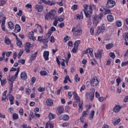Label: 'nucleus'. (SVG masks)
<instances>
[{"label": "nucleus", "instance_id": "30", "mask_svg": "<svg viewBox=\"0 0 128 128\" xmlns=\"http://www.w3.org/2000/svg\"><path fill=\"white\" fill-rule=\"evenodd\" d=\"M48 116L49 120H54L56 118V114L52 113H49Z\"/></svg>", "mask_w": 128, "mask_h": 128}, {"label": "nucleus", "instance_id": "36", "mask_svg": "<svg viewBox=\"0 0 128 128\" xmlns=\"http://www.w3.org/2000/svg\"><path fill=\"white\" fill-rule=\"evenodd\" d=\"M58 110L59 114H62V112H64V108H62V106H60L58 108Z\"/></svg>", "mask_w": 128, "mask_h": 128}, {"label": "nucleus", "instance_id": "10", "mask_svg": "<svg viewBox=\"0 0 128 128\" xmlns=\"http://www.w3.org/2000/svg\"><path fill=\"white\" fill-rule=\"evenodd\" d=\"M35 10H36L38 12H42L44 10V6H42V5L37 4L35 6Z\"/></svg>", "mask_w": 128, "mask_h": 128}, {"label": "nucleus", "instance_id": "53", "mask_svg": "<svg viewBox=\"0 0 128 128\" xmlns=\"http://www.w3.org/2000/svg\"><path fill=\"white\" fill-rule=\"evenodd\" d=\"M109 56H110V58H116V54H114V52H110Z\"/></svg>", "mask_w": 128, "mask_h": 128}, {"label": "nucleus", "instance_id": "54", "mask_svg": "<svg viewBox=\"0 0 128 128\" xmlns=\"http://www.w3.org/2000/svg\"><path fill=\"white\" fill-rule=\"evenodd\" d=\"M5 4H6V1L3 0H0V6H2Z\"/></svg>", "mask_w": 128, "mask_h": 128}, {"label": "nucleus", "instance_id": "57", "mask_svg": "<svg viewBox=\"0 0 128 128\" xmlns=\"http://www.w3.org/2000/svg\"><path fill=\"white\" fill-rule=\"evenodd\" d=\"M76 50H78V47L76 46H74V48L72 50V52L76 54Z\"/></svg>", "mask_w": 128, "mask_h": 128}, {"label": "nucleus", "instance_id": "34", "mask_svg": "<svg viewBox=\"0 0 128 128\" xmlns=\"http://www.w3.org/2000/svg\"><path fill=\"white\" fill-rule=\"evenodd\" d=\"M56 4V2H54V0H52V1H50V0H48V2H47V5L48 6H54Z\"/></svg>", "mask_w": 128, "mask_h": 128}, {"label": "nucleus", "instance_id": "27", "mask_svg": "<svg viewBox=\"0 0 128 128\" xmlns=\"http://www.w3.org/2000/svg\"><path fill=\"white\" fill-rule=\"evenodd\" d=\"M96 8V6L94 5H90L89 6V10L88 14H92V10Z\"/></svg>", "mask_w": 128, "mask_h": 128}, {"label": "nucleus", "instance_id": "9", "mask_svg": "<svg viewBox=\"0 0 128 128\" xmlns=\"http://www.w3.org/2000/svg\"><path fill=\"white\" fill-rule=\"evenodd\" d=\"M88 6L86 4H85L83 6V7L84 8V12L86 18H89L90 16V13H88Z\"/></svg>", "mask_w": 128, "mask_h": 128}, {"label": "nucleus", "instance_id": "22", "mask_svg": "<svg viewBox=\"0 0 128 128\" xmlns=\"http://www.w3.org/2000/svg\"><path fill=\"white\" fill-rule=\"evenodd\" d=\"M86 96H89L90 99V100H94V92L88 93L87 92L86 93Z\"/></svg>", "mask_w": 128, "mask_h": 128}, {"label": "nucleus", "instance_id": "8", "mask_svg": "<svg viewBox=\"0 0 128 128\" xmlns=\"http://www.w3.org/2000/svg\"><path fill=\"white\" fill-rule=\"evenodd\" d=\"M102 52H104L103 50H98L97 52H96L94 54V56L96 58H98L99 60H100L102 56Z\"/></svg>", "mask_w": 128, "mask_h": 128}, {"label": "nucleus", "instance_id": "49", "mask_svg": "<svg viewBox=\"0 0 128 128\" xmlns=\"http://www.w3.org/2000/svg\"><path fill=\"white\" fill-rule=\"evenodd\" d=\"M90 32L92 36H94V28L92 27L90 28Z\"/></svg>", "mask_w": 128, "mask_h": 128}, {"label": "nucleus", "instance_id": "43", "mask_svg": "<svg viewBox=\"0 0 128 128\" xmlns=\"http://www.w3.org/2000/svg\"><path fill=\"white\" fill-rule=\"evenodd\" d=\"M124 38L126 42H128V32L124 34Z\"/></svg>", "mask_w": 128, "mask_h": 128}, {"label": "nucleus", "instance_id": "29", "mask_svg": "<svg viewBox=\"0 0 128 128\" xmlns=\"http://www.w3.org/2000/svg\"><path fill=\"white\" fill-rule=\"evenodd\" d=\"M120 122V118H118V120L115 119L112 120V123L114 126H118Z\"/></svg>", "mask_w": 128, "mask_h": 128}, {"label": "nucleus", "instance_id": "50", "mask_svg": "<svg viewBox=\"0 0 128 128\" xmlns=\"http://www.w3.org/2000/svg\"><path fill=\"white\" fill-rule=\"evenodd\" d=\"M71 8L72 10H78V5L77 4H74L72 7Z\"/></svg>", "mask_w": 128, "mask_h": 128}, {"label": "nucleus", "instance_id": "41", "mask_svg": "<svg viewBox=\"0 0 128 128\" xmlns=\"http://www.w3.org/2000/svg\"><path fill=\"white\" fill-rule=\"evenodd\" d=\"M80 40H76L75 42V43L74 44V46H76L78 48V46H80Z\"/></svg>", "mask_w": 128, "mask_h": 128}, {"label": "nucleus", "instance_id": "14", "mask_svg": "<svg viewBox=\"0 0 128 128\" xmlns=\"http://www.w3.org/2000/svg\"><path fill=\"white\" fill-rule=\"evenodd\" d=\"M73 94H74V100H76L77 102H80V97L78 95V94H76V92H73Z\"/></svg>", "mask_w": 128, "mask_h": 128}, {"label": "nucleus", "instance_id": "44", "mask_svg": "<svg viewBox=\"0 0 128 128\" xmlns=\"http://www.w3.org/2000/svg\"><path fill=\"white\" fill-rule=\"evenodd\" d=\"M93 50L92 48H89L86 50L84 54H90L91 52H93Z\"/></svg>", "mask_w": 128, "mask_h": 128}, {"label": "nucleus", "instance_id": "37", "mask_svg": "<svg viewBox=\"0 0 128 128\" xmlns=\"http://www.w3.org/2000/svg\"><path fill=\"white\" fill-rule=\"evenodd\" d=\"M0 80V82H1V86H4L6 85V79L4 78L3 80Z\"/></svg>", "mask_w": 128, "mask_h": 128}, {"label": "nucleus", "instance_id": "1", "mask_svg": "<svg viewBox=\"0 0 128 128\" xmlns=\"http://www.w3.org/2000/svg\"><path fill=\"white\" fill-rule=\"evenodd\" d=\"M104 16L102 13H100L99 14H94L92 16V24L95 26H97L98 22H100V20H102V18Z\"/></svg>", "mask_w": 128, "mask_h": 128}, {"label": "nucleus", "instance_id": "48", "mask_svg": "<svg viewBox=\"0 0 128 128\" xmlns=\"http://www.w3.org/2000/svg\"><path fill=\"white\" fill-rule=\"evenodd\" d=\"M82 104H84L82 101L79 102V104H78L79 110H82Z\"/></svg>", "mask_w": 128, "mask_h": 128}, {"label": "nucleus", "instance_id": "33", "mask_svg": "<svg viewBox=\"0 0 128 128\" xmlns=\"http://www.w3.org/2000/svg\"><path fill=\"white\" fill-rule=\"evenodd\" d=\"M38 54V52H36L35 54H33L31 57L30 58V60H36V56Z\"/></svg>", "mask_w": 128, "mask_h": 128}, {"label": "nucleus", "instance_id": "15", "mask_svg": "<svg viewBox=\"0 0 128 128\" xmlns=\"http://www.w3.org/2000/svg\"><path fill=\"white\" fill-rule=\"evenodd\" d=\"M107 20L110 22H112L114 20V18L112 14H109L107 16Z\"/></svg>", "mask_w": 128, "mask_h": 128}, {"label": "nucleus", "instance_id": "64", "mask_svg": "<svg viewBox=\"0 0 128 128\" xmlns=\"http://www.w3.org/2000/svg\"><path fill=\"white\" fill-rule=\"evenodd\" d=\"M12 54V52H8L6 53V56L10 57V55Z\"/></svg>", "mask_w": 128, "mask_h": 128}, {"label": "nucleus", "instance_id": "18", "mask_svg": "<svg viewBox=\"0 0 128 128\" xmlns=\"http://www.w3.org/2000/svg\"><path fill=\"white\" fill-rule=\"evenodd\" d=\"M122 106L118 105H116L113 108V112H116V114H118V112L120 110Z\"/></svg>", "mask_w": 128, "mask_h": 128}, {"label": "nucleus", "instance_id": "16", "mask_svg": "<svg viewBox=\"0 0 128 128\" xmlns=\"http://www.w3.org/2000/svg\"><path fill=\"white\" fill-rule=\"evenodd\" d=\"M54 124L52 122H50V121L47 122L46 123V128H48L49 127L50 128H54Z\"/></svg>", "mask_w": 128, "mask_h": 128}, {"label": "nucleus", "instance_id": "51", "mask_svg": "<svg viewBox=\"0 0 128 128\" xmlns=\"http://www.w3.org/2000/svg\"><path fill=\"white\" fill-rule=\"evenodd\" d=\"M44 90H46V88H44L40 87V88H38V91L40 92H42Z\"/></svg>", "mask_w": 128, "mask_h": 128}, {"label": "nucleus", "instance_id": "13", "mask_svg": "<svg viewBox=\"0 0 128 128\" xmlns=\"http://www.w3.org/2000/svg\"><path fill=\"white\" fill-rule=\"evenodd\" d=\"M7 98H8L9 100L10 101V104L12 105L14 104V96L12 95L9 94L8 95H7Z\"/></svg>", "mask_w": 128, "mask_h": 128}, {"label": "nucleus", "instance_id": "63", "mask_svg": "<svg viewBox=\"0 0 128 128\" xmlns=\"http://www.w3.org/2000/svg\"><path fill=\"white\" fill-rule=\"evenodd\" d=\"M64 42H68V40H70V37L68 36L64 37Z\"/></svg>", "mask_w": 128, "mask_h": 128}, {"label": "nucleus", "instance_id": "32", "mask_svg": "<svg viewBox=\"0 0 128 128\" xmlns=\"http://www.w3.org/2000/svg\"><path fill=\"white\" fill-rule=\"evenodd\" d=\"M8 92V90H6L3 92V96L2 97V100H6V93Z\"/></svg>", "mask_w": 128, "mask_h": 128}, {"label": "nucleus", "instance_id": "5", "mask_svg": "<svg viewBox=\"0 0 128 128\" xmlns=\"http://www.w3.org/2000/svg\"><path fill=\"white\" fill-rule=\"evenodd\" d=\"M98 84H100V81L96 77H94L90 80V84L92 86H98Z\"/></svg>", "mask_w": 128, "mask_h": 128}, {"label": "nucleus", "instance_id": "23", "mask_svg": "<svg viewBox=\"0 0 128 128\" xmlns=\"http://www.w3.org/2000/svg\"><path fill=\"white\" fill-rule=\"evenodd\" d=\"M35 26L36 28L38 29V32L40 34H44V29L42 28L40 25H38V24H36Z\"/></svg>", "mask_w": 128, "mask_h": 128}, {"label": "nucleus", "instance_id": "7", "mask_svg": "<svg viewBox=\"0 0 128 128\" xmlns=\"http://www.w3.org/2000/svg\"><path fill=\"white\" fill-rule=\"evenodd\" d=\"M116 6V1L113 0H108L106 4V8H114Z\"/></svg>", "mask_w": 128, "mask_h": 128}, {"label": "nucleus", "instance_id": "24", "mask_svg": "<svg viewBox=\"0 0 128 128\" xmlns=\"http://www.w3.org/2000/svg\"><path fill=\"white\" fill-rule=\"evenodd\" d=\"M4 43L6 44H12V40H10V38H8V36H6L4 38Z\"/></svg>", "mask_w": 128, "mask_h": 128}, {"label": "nucleus", "instance_id": "45", "mask_svg": "<svg viewBox=\"0 0 128 128\" xmlns=\"http://www.w3.org/2000/svg\"><path fill=\"white\" fill-rule=\"evenodd\" d=\"M32 46H34V45L30 44V42H26V44L25 47H26V48H32Z\"/></svg>", "mask_w": 128, "mask_h": 128}, {"label": "nucleus", "instance_id": "52", "mask_svg": "<svg viewBox=\"0 0 128 128\" xmlns=\"http://www.w3.org/2000/svg\"><path fill=\"white\" fill-rule=\"evenodd\" d=\"M116 24L118 28H120V26H122V22L120 20L116 21Z\"/></svg>", "mask_w": 128, "mask_h": 128}, {"label": "nucleus", "instance_id": "25", "mask_svg": "<svg viewBox=\"0 0 128 128\" xmlns=\"http://www.w3.org/2000/svg\"><path fill=\"white\" fill-rule=\"evenodd\" d=\"M16 44L20 48H22V42L20 40V38H18V36H16Z\"/></svg>", "mask_w": 128, "mask_h": 128}, {"label": "nucleus", "instance_id": "28", "mask_svg": "<svg viewBox=\"0 0 128 128\" xmlns=\"http://www.w3.org/2000/svg\"><path fill=\"white\" fill-rule=\"evenodd\" d=\"M8 26L10 30H14V23H12V22H8Z\"/></svg>", "mask_w": 128, "mask_h": 128}, {"label": "nucleus", "instance_id": "56", "mask_svg": "<svg viewBox=\"0 0 128 128\" xmlns=\"http://www.w3.org/2000/svg\"><path fill=\"white\" fill-rule=\"evenodd\" d=\"M24 50L27 54H30V48L28 47H24Z\"/></svg>", "mask_w": 128, "mask_h": 128}, {"label": "nucleus", "instance_id": "35", "mask_svg": "<svg viewBox=\"0 0 128 128\" xmlns=\"http://www.w3.org/2000/svg\"><path fill=\"white\" fill-rule=\"evenodd\" d=\"M94 110H92L90 112V114L89 116V118L90 120H92L94 118Z\"/></svg>", "mask_w": 128, "mask_h": 128}, {"label": "nucleus", "instance_id": "17", "mask_svg": "<svg viewBox=\"0 0 128 128\" xmlns=\"http://www.w3.org/2000/svg\"><path fill=\"white\" fill-rule=\"evenodd\" d=\"M22 28H20V24H16L15 26V28H14V32H16V34H18V32H20Z\"/></svg>", "mask_w": 128, "mask_h": 128}, {"label": "nucleus", "instance_id": "58", "mask_svg": "<svg viewBox=\"0 0 128 128\" xmlns=\"http://www.w3.org/2000/svg\"><path fill=\"white\" fill-rule=\"evenodd\" d=\"M38 40L40 42H44V40H43L42 37V36H38Z\"/></svg>", "mask_w": 128, "mask_h": 128}, {"label": "nucleus", "instance_id": "38", "mask_svg": "<svg viewBox=\"0 0 128 128\" xmlns=\"http://www.w3.org/2000/svg\"><path fill=\"white\" fill-rule=\"evenodd\" d=\"M106 98H108V96H106V98L102 97V96L99 97L98 98V100L99 102H104V100H106Z\"/></svg>", "mask_w": 128, "mask_h": 128}, {"label": "nucleus", "instance_id": "47", "mask_svg": "<svg viewBox=\"0 0 128 128\" xmlns=\"http://www.w3.org/2000/svg\"><path fill=\"white\" fill-rule=\"evenodd\" d=\"M40 76H48V72L46 71H40Z\"/></svg>", "mask_w": 128, "mask_h": 128}, {"label": "nucleus", "instance_id": "42", "mask_svg": "<svg viewBox=\"0 0 128 128\" xmlns=\"http://www.w3.org/2000/svg\"><path fill=\"white\" fill-rule=\"evenodd\" d=\"M74 80L76 82H80V78H78V74H76L74 78Z\"/></svg>", "mask_w": 128, "mask_h": 128}, {"label": "nucleus", "instance_id": "60", "mask_svg": "<svg viewBox=\"0 0 128 128\" xmlns=\"http://www.w3.org/2000/svg\"><path fill=\"white\" fill-rule=\"evenodd\" d=\"M26 94H28V96L30 94V89L28 88H26Z\"/></svg>", "mask_w": 128, "mask_h": 128}, {"label": "nucleus", "instance_id": "19", "mask_svg": "<svg viewBox=\"0 0 128 128\" xmlns=\"http://www.w3.org/2000/svg\"><path fill=\"white\" fill-rule=\"evenodd\" d=\"M4 20L2 22L1 28L3 32H6V26L4 24H6V17H4Z\"/></svg>", "mask_w": 128, "mask_h": 128}, {"label": "nucleus", "instance_id": "59", "mask_svg": "<svg viewBox=\"0 0 128 128\" xmlns=\"http://www.w3.org/2000/svg\"><path fill=\"white\" fill-rule=\"evenodd\" d=\"M62 12H64V8L61 7L58 9V14H62Z\"/></svg>", "mask_w": 128, "mask_h": 128}, {"label": "nucleus", "instance_id": "26", "mask_svg": "<svg viewBox=\"0 0 128 128\" xmlns=\"http://www.w3.org/2000/svg\"><path fill=\"white\" fill-rule=\"evenodd\" d=\"M114 45L112 43H110L106 45V50H110L112 48Z\"/></svg>", "mask_w": 128, "mask_h": 128}, {"label": "nucleus", "instance_id": "11", "mask_svg": "<svg viewBox=\"0 0 128 128\" xmlns=\"http://www.w3.org/2000/svg\"><path fill=\"white\" fill-rule=\"evenodd\" d=\"M38 30L36 29H34L33 31L29 32V38L30 40H32L34 41L36 40V38L34 36V32H36Z\"/></svg>", "mask_w": 128, "mask_h": 128}, {"label": "nucleus", "instance_id": "3", "mask_svg": "<svg viewBox=\"0 0 128 128\" xmlns=\"http://www.w3.org/2000/svg\"><path fill=\"white\" fill-rule=\"evenodd\" d=\"M20 67H18L17 68V71L16 72L15 74L13 76H10V75H9L8 78L7 80L9 82H14L18 78V73L20 72Z\"/></svg>", "mask_w": 128, "mask_h": 128}, {"label": "nucleus", "instance_id": "46", "mask_svg": "<svg viewBox=\"0 0 128 128\" xmlns=\"http://www.w3.org/2000/svg\"><path fill=\"white\" fill-rule=\"evenodd\" d=\"M68 80H70V76L66 75L64 78V84H68Z\"/></svg>", "mask_w": 128, "mask_h": 128}, {"label": "nucleus", "instance_id": "55", "mask_svg": "<svg viewBox=\"0 0 128 128\" xmlns=\"http://www.w3.org/2000/svg\"><path fill=\"white\" fill-rule=\"evenodd\" d=\"M23 54H24V51L20 50L18 54V58H20V56H22Z\"/></svg>", "mask_w": 128, "mask_h": 128}, {"label": "nucleus", "instance_id": "20", "mask_svg": "<svg viewBox=\"0 0 128 128\" xmlns=\"http://www.w3.org/2000/svg\"><path fill=\"white\" fill-rule=\"evenodd\" d=\"M20 78L24 80H26L28 78V75H26V72H23L21 73Z\"/></svg>", "mask_w": 128, "mask_h": 128}, {"label": "nucleus", "instance_id": "2", "mask_svg": "<svg viewBox=\"0 0 128 128\" xmlns=\"http://www.w3.org/2000/svg\"><path fill=\"white\" fill-rule=\"evenodd\" d=\"M72 32L74 36H78L82 34V30L80 26H78L72 27Z\"/></svg>", "mask_w": 128, "mask_h": 128}, {"label": "nucleus", "instance_id": "31", "mask_svg": "<svg viewBox=\"0 0 128 128\" xmlns=\"http://www.w3.org/2000/svg\"><path fill=\"white\" fill-rule=\"evenodd\" d=\"M62 119L63 120L67 121L70 120V116L68 114H64L62 116Z\"/></svg>", "mask_w": 128, "mask_h": 128}, {"label": "nucleus", "instance_id": "6", "mask_svg": "<svg viewBox=\"0 0 128 128\" xmlns=\"http://www.w3.org/2000/svg\"><path fill=\"white\" fill-rule=\"evenodd\" d=\"M106 30V25L104 24H102L100 27L98 26L97 28V32L96 33V36H98L102 32H104Z\"/></svg>", "mask_w": 128, "mask_h": 128}, {"label": "nucleus", "instance_id": "21", "mask_svg": "<svg viewBox=\"0 0 128 128\" xmlns=\"http://www.w3.org/2000/svg\"><path fill=\"white\" fill-rule=\"evenodd\" d=\"M46 104L48 106H52L54 105V101L51 99L48 98L46 100Z\"/></svg>", "mask_w": 128, "mask_h": 128}, {"label": "nucleus", "instance_id": "61", "mask_svg": "<svg viewBox=\"0 0 128 128\" xmlns=\"http://www.w3.org/2000/svg\"><path fill=\"white\" fill-rule=\"evenodd\" d=\"M18 62H20V64H24L25 62H26V60H24V59H22V60H18Z\"/></svg>", "mask_w": 128, "mask_h": 128}, {"label": "nucleus", "instance_id": "62", "mask_svg": "<svg viewBox=\"0 0 128 128\" xmlns=\"http://www.w3.org/2000/svg\"><path fill=\"white\" fill-rule=\"evenodd\" d=\"M17 16H22V10H19L18 12L16 13Z\"/></svg>", "mask_w": 128, "mask_h": 128}, {"label": "nucleus", "instance_id": "12", "mask_svg": "<svg viewBox=\"0 0 128 128\" xmlns=\"http://www.w3.org/2000/svg\"><path fill=\"white\" fill-rule=\"evenodd\" d=\"M50 56V52L44 51L43 53V58L46 60H48V56Z\"/></svg>", "mask_w": 128, "mask_h": 128}, {"label": "nucleus", "instance_id": "4", "mask_svg": "<svg viewBox=\"0 0 128 128\" xmlns=\"http://www.w3.org/2000/svg\"><path fill=\"white\" fill-rule=\"evenodd\" d=\"M56 10H52L50 12H49L46 16H45V20H48V18H51L52 20L54 18V16H56Z\"/></svg>", "mask_w": 128, "mask_h": 128}, {"label": "nucleus", "instance_id": "39", "mask_svg": "<svg viewBox=\"0 0 128 128\" xmlns=\"http://www.w3.org/2000/svg\"><path fill=\"white\" fill-rule=\"evenodd\" d=\"M76 18L78 19V20H82L84 18V16H82V14H77L76 16Z\"/></svg>", "mask_w": 128, "mask_h": 128}, {"label": "nucleus", "instance_id": "40", "mask_svg": "<svg viewBox=\"0 0 128 128\" xmlns=\"http://www.w3.org/2000/svg\"><path fill=\"white\" fill-rule=\"evenodd\" d=\"M13 120H18V114L16 113H14L12 114Z\"/></svg>", "mask_w": 128, "mask_h": 128}]
</instances>
